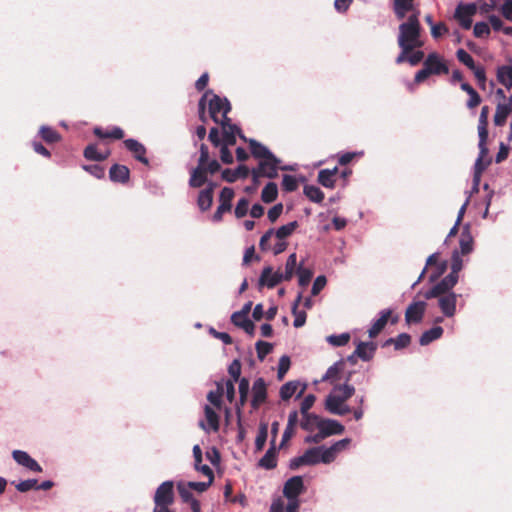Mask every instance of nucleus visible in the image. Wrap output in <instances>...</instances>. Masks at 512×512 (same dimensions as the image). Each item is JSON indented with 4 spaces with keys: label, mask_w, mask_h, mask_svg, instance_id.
Listing matches in <instances>:
<instances>
[{
    "label": "nucleus",
    "mask_w": 512,
    "mask_h": 512,
    "mask_svg": "<svg viewBox=\"0 0 512 512\" xmlns=\"http://www.w3.org/2000/svg\"><path fill=\"white\" fill-rule=\"evenodd\" d=\"M248 144L252 156L258 159L256 167L258 173L265 178L275 179L278 176L281 160L268 147L255 139H249Z\"/></svg>",
    "instance_id": "f257e3e1"
},
{
    "label": "nucleus",
    "mask_w": 512,
    "mask_h": 512,
    "mask_svg": "<svg viewBox=\"0 0 512 512\" xmlns=\"http://www.w3.org/2000/svg\"><path fill=\"white\" fill-rule=\"evenodd\" d=\"M419 14V11L411 13L407 20L399 25L397 36L398 46L420 49L424 45L421 39L422 28L419 21Z\"/></svg>",
    "instance_id": "f03ea898"
},
{
    "label": "nucleus",
    "mask_w": 512,
    "mask_h": 512,
    "mask_svg": "<svg viewBox=\"0 0 512 512\" xmlns=\"http://www.w3.org/2000/svg\"><path fill=\"white\" fill-rule=\"evenodd\" d=\"M208 94L212 95V97L209 100V113L212 120L216 123H220L221 120H219L218 114L221 113L222 119L230 121V118L228 117V113L231 110L230 102L227 100V98H221L218 95L213 94L211 91L206 92L199 100L200 119L202 121H205V101Z\"/></svg>",
    "instance_id": "7ed1b4c3"
},
{
    "label": "nucleus",
    "mask_w": 512,
    "mask_h": 512,
    "mask_svg": "<svg viewBox=\"0 0 512 512\" xmlns=\"http://www.w3.org/2000/svg\"><path fill=\"white\" fill-rule=\"evenodd\" d=\"M348 381V379L346 380ZM355 393V387L345 382L344 384L335 385L325 400V407H330L342 403L351 398Z\"/></svg>",
    "instance_id": "20e7f679"
},
{
    "label": "nucleus",
    "mask_w": 512,
    "mask_h": 512,
    "mask_svg": "<svg viewBox=\"0 0 512 512\" xmlns=\"http://www.w3.org/2000/svg\"><path fill=\"white\" fill-rule=\"evenodd\" d=\"M174 500V482L172 480L164 481L157 487L155 491L153 497L154 505L171 506L174 503Z\"/></svg>",
    "instance_id": "39448f33"
},
{
    "label": "nucleus",
    "mask_w": 512,
    "mask_h": 512,
    "mask_svg": "<svg viewBox=\"0 0 512 512\" xmlns=\"http://www.w3.org/2000/svg\"><path fill=\"white\" fill-rule=\"evenodd\" d=\"M477 6L475 3L458 4L455 10V18L463 29H470L472 26V16L476 13Z\"/></svg>",
    "instance_id": "423d86ee"
},
{
    "label": "nucleus",
    "mask_w": 512,
    "mask_h": 512,
    "mask_svg": "<svg viewBox=\"0 0 512 512\" xmlns=\"http://www.w3.org/2000/svg\"><path fill=\"white\" fill-rule=\"evenodd\" d=\"M423 66L427 68L431 75H441L449 72L448 66L443 61L442 57L436 52L428 54L423 62Z\"/></svg>",
    "instance_id": "0eeeda50"
},
{
    "label": "nucleus",
    "mask_w": 512,
    "mask_h": 512,
    "mask_svg": "<svg viewBox=\"0 0 512 512\" xmlns=\"http://www.w3.org/2000/svg\"><path fill=\"white\" fill-rule=\"evenodd\" d=\"M12 458L18 465L26 468L29 471L35 473H41L43 471L41 465L34 458H32L26 451L13 450Z\"/></svg>",
    "instance_id": "6e6552de"
},
{
    "label": "nucleus",
    "mask_w": 512,
    "mask_h": 512,
    "mask_svg": "<svg viewBox=\"0 0 512 512\" xmlns=\"http://www.w3.org/2000/svg\"><path fill=\"white\" fill-rule=\"evenodd\" d=\"M305 491L304 481L302 476H293L289 478L283 486V495L286 498H299Z\"/></svg>",
    "instance_id": "1a4fd4ad"
},
{
    "label": "nucleus",
    "mask_w": 512,
    "mask_h": 512,
    "mask_svg": "<svg viewBox=\"0 0 512 512\" xmlns=\"http://www.w3.org/2000/svg\"><path fill=\"white\" fill-rule=\"evenodd\" d=\"M425 301H413L406 309L405 320L408 324L420 323L424 317L426 310Z\"/></svg>",
    "instance_id": "9d476101"
},
{
    "label": "nucleus",
    "mask_w": 512,
    "mask_h": 512,
    "mask_svg": "<svg viewBox=\"0 0 512 512\" xmlns=\"http://www.w3.org/2000/svg\"><path fill=\"white\" fill-rule=\"evenodd\" d=\"M251 405L257 409L267 399V385L262 377L257 378L252 385Z\"/></svg>",
    "instance_id": "9b49d317"
},
{
    "label": "nucleus",
    "mask_w": 512,
    "mask_h": 512,
    "mask_svg": "<svg viewBox=\"0 0 512 512\" xmlns=\"http://www.w3.org/2000/svg\"><path fill=\"white\" fill-rule=\"evenodd\" d=\"M220 124L223 129V140L227 145H234L236 143V135H239V137L246 142L249 141V139L247 140L246 137L241 133L240 128L237 125L231 123V120L227 121L222 119Z\"/></svg>",
    "instance_id": "f8f14e48"
},
{
    "label": "nucleus",
    "mask_w": 512,
    "mask_h": 512,
    "mask_svg": "<svg viewBox=\"0 0 512 512\" xmlns=\"http://www.w3.org/2000/svg\"><path fill=\"white\" fill-rule=\"evenodd\" d=\"M283 280L284 278L282 276V273H280L279 271H273L271 266H266L263 268L261 275L259 277V286L274 288Z\"/></svg>",
    "instance_id": "ddd939ff"
},
{
    "label": "nucleus",
    "mask_w": 512,
    "mask_h": 512,
    "mask_svg": "<svg viewBox=\"0 0 512 512\" xmlns=\"http://www.w3.org/2000/svg\"><path fill=\"white\" fill-rule=\"evenodd\" d=\"M458 297L459 295L454 293L449 295H443L442 297L437 298L438 306L445 317L451 318L456 314V305Z\"/></svg>",
    "instance_id": "4468645a"
},
{
    "label": "nucleus",
    "mask_w": 512,
    "mask_h": 512,
    "mask_svg": "<svg viewBox=\"0 0 512 512\" xmlns=\"http://www.w3.org/2000/svg\"><path fill=\"white\" fill-rule=\"evenodd\" d=\"M318 430H320L326 438L331 435L342 434L345 430V427L337 420L321 418L318 425Z\"/></svg>",
    "instance_id": "2eb2a0df"
},
{
    "label": "nucleus",
    "mask_w": 512,
    "mask_h": 512,
    "mask_svg": "<svg viewBox=\"0 0 512 512\" xmlns=\"http://www.w3.org/2000/svg\"><path fill=\"white\" fill-rule=\"evenodd\" d=\"M124 145L131 153H133L134 157L140 161L141 163L148 165L149 160L145 156L146 154V148L142 143L135 139H126L124 141Z\"/></svg>",
    "instance_id": "dca6fc26"
},
{
    "label": "nucleus",
    "mask_w": 512,
    "mask_h": 512,
    "mask_svg": "<svg viewBox=\"0 0 512 512\" xmlns=\"http://www.w3.org/2000/svg\"><path fill=\"white\" fill-rule=\"evenodd\" d=\"M391 315V309H383L380 311L379 318L372 323L368 330L370 338H375L384 329Z\"/></svg>",
    "instance_id": "f3484780"
},
{
    "label": "nucleus",
    "mask_w": 512,
    "mask_h": 512,
    "mask_svg": "<svg viewBox=\"0 0 512 512\" xmlns=\"http://www.w3.org/2000/svg\"><path fill=\"white\" fill-rule=\"evenodd\" d=\"M393 11L398 20H403L408 12L414 13V0H393Z\"/></svg>",
    "instance_id": "a211bd4d"
},
{
    "label": "nucleus",
    "mask_w": 512,
    "mask_h": 512,
    "mask_svg": "<svg viewBox=\"0 0 512 512\" xmlns=\"http://www.w3.org/2000/svg\"><path fill=\"white\" fill-rule=\"evenodd\" d=\"M453 289L448 286V284L445 283L441 279L437 284L432 286L430 289H428L426 292H424L423 296L425 299H433V298H439L443 295H449L454 294Z\"/></svg>",
    "instance_id": "6ab92c4d"
},
{
    "label": "nucleus",
    "mask_w": 512,
    "mask_h": 512,
    "mask_svg": "<svg viewBox=\"0 0 512 512\" xmlns=\"http://www.w3.org/2000/svg\"><path fill=\"white\" fill-rule=\"evenodd\" d=\"M453 289L448 286V284L445 283L441 279L437 284L432 286L430 289H428L426 292H424L423 296L425 299H433V298H439L443 295H449L454 294Z\"/></svg>",
    "instance_id": "aec40b11"
},
{
    "label": "nucleus",
    "mask_w": 512,
    "mask_h": 512,
    "mask_svg": "<svg viewBox=\"0 0 512 512\" xmlns=\"http://www.w3.org/2000/svg\"><path fill=\"white\" fill-rule=\"evenodd\" d=\"M453 289L448 286V284L445 283L441 279L437 284L432 286L430 289H428L426 292H424L423 296L425 299H433V298H439L443 295H449L454 294Z\"/></svg>",
    "instance_id": "412c9836"
},
{
    "label": "nucleus",
    "mask_w": 512,
    "mask_h": 512,
    "mask_svg": "<svg viewBox=\"0 0 512 512\" xmlns=\"http://www.w3.org/2000/svg\"><path fill=\"white\" fill-rule=\"evenodd\" d=\"M250 173V170L247 166L245 165H239L236 169L232 170V169H225L222 171V174H221V177L223 180L229 182V183H233L235 182L237 179L239 178H242V179H245L248 177Z\"/></svg>",
    "instance_id": "4be33fe9"
},
{
    "label": "nucleus",
    "mask_w": 512,
    "mask_h": 512,
    "mask_svg": "<svg viewBox=\"0 0 512 512\" xmlns=\"http://www.w3.org/2000/svg\"><path fill=\"white\" fill-rule=\"evenodd\" d=\"M129 176L130 171L125 165L114 164L109 170V177L113 182L126 183Z\"/></svg>",
    "instance_id": "5701e85b"
},
{
    "label": "nucleus",
    "mask_w": 512,
    "mask_h": 512,
    "mask_svg": "<svg viewBox=\"0 0 512 512\" xmlns=\"http://www.w3.org/2000/svg\"><path fill=\"white\" fill-rule=\"evenodd\" d=\"M376 350V344L373 342H359L355 349V354L363 361H369L373 358Z\"/></svg>",
    "instance_id": "b1692460"
},
{
    "label": "nucleus",
    "mask_w": 512,
    "mask_h": 512,
    "mask_svg": "<svg viewBox=\"0 0 512 512\" xmlns=\"http://www.w3.org/2000/svg\"><path fill=\"white\" fill-rule=\"evenodd\" d=\"M459 245H460V252L461 254L465 255L473 250V237L470 232V228L468 225L463 227V230L460 235L459 239Z\"/></svg>",
    "instance_id": "393cba45"
},
{
    "label": "nucleus",
    "mask_w": 512,
    "mask_h": 512,
    "mask_svg": "<svg viewBox=\"0 0 512 512\" xmlns=\"http://www.w3.org/2000/svg\"><path fill=\"white\" fill-rule=\"evenodd\" d=\"M337 172V167H334L333 169L320 170L318 173V182L326 188H334L336 182L335 175Z\"/></svg>",
    "instance_id": "a878e982"
},
{
    "label": "nucleus",
    "mask_w": 512,
    "mask_h": 512,
    "mask_svg": "<svg viewBox=\"0 0 512 512\" xmlns=\"http://www.w3.org/2000/svg\"><path fill=\"white\" fill-rule=\"evenodd\" d=\"M497 80L505 88H512V66L502 65L497 69Z\"/></svg>",
    "instance_id": "bb28decb"
},
{
    "label": "nucleus",
    "mask_w": 512,
    "mask_h": 512,
    "mask_svg": "<svg viewBox=\"0 0 512 512\" xmlns=\"http://www.w3.org/2000/svg\"><path fill=\"white\" fill-rule=\"evenodd\" d=\"M344 368L343 361L335 362L332 366H330L326 373L322 376L321 382L329 381L331 383H334L335 381L340 380V373Z\"/></svg>",
    "instance_id": "cd10ccee"
},
{
    "label": "nucleus",
    "mask_w": 512,
    "mask_h": 512,
    "mask_svg": "<svg viewBox=\"0 0 512 512\" xmlns=\"http://www.w3.org/2000/svg\"><path fill=\"white\" fill-rule=\"evenodd\" d=\"M443 334V328L441 326H434L422 333L419 339V343L422 346L430 344L432 341L439 339Z\"/></svg>",
    "instance_id": "c85d7f7f"
},
{
    "label": "nucleus",
    "mask_w": 512,
    "mask_h": 512,
    "mask_svg": "<svg viewBox=\"0 0 512 512\" xmlns=\"http://www.w3.org/2000/svg\"><path fill=\"white\" fill-rule=\"evenodd\" d=\"M206 169L205 166H197L191 171L189 185L191 187H201L206 182Z\"/></svg>",
    "instance_id": "c756f323"
},
{
    "label": "nucleus",
    "mask_w": 512,
    "mask_h": 512,
    "mask_svg": "<svg viewBox=\"0 0 512 512\" xmlns=\"http://www.w3.org/2000/svg\"><path fill=\"white\" fill-rule=\"evenodd\" d=\"M321 417L314 413H306L302 414V420L300 422V425L302 429L306 431H313L315 428L318 429V425L320 422Z\"/></svg>",
    "instance_id": "7c9ffc66"
},
{
    "label": "nucleus",
    "mask_w": 512,
    "mask_h": 512,
    "mask_svg": "<svg viewBox=\"0 0 512 512\" xmlns=\"http://www.w3.org/2000/svg\"><path fill=\"white\" fill-rule=\"evenodd\" d=\"M277 465L276 449L274 446L270 447L264 456L259 460V466L265 469H273Z\"/></svg>",
    "instance_id": "2f4dec72"
},
{
    "label": "nucleus",
    "mask_w": 512,
    "mask_h": 512,
    "mask_svg": "<svg viewBox=\"0 0 512 512\" xmlns=\"http://www.w3.org/2000/svg\"><path fill=\"white\" fill-rule=\"evenodd\" d=\"M237 382L239 383V385H238L239 405L237 406V409L239 410L240 407H243L247 402L249 391H250V382L245 377L239 379Z\"/></svg>",
    "instance_id": "473e14b6"
},
{
    "label": "nucleus",
    "mask_w": 512,
    "mask_h": 512,
    "mask_svg": "<svg viewBox=\"0 0 512 512\" xmlns=\"http://www.w3.org/2000/svg\"><path fill=\"white\" fill-rule=\"evenodd\" d=\"M278 195V187L274 182H268L262 189L261 199L265 203L273 202Z\"/></svg>",
    "instance_id": "72a5a7b5"
},
{
    "label": "nucleus",
    "mask_w": 512,
    "mask_h": 512,
    "mask_svg": "<svg viewBox=\"0 0 512 512\" xmlns=\"http://www.w3.org/2000/svg\"><path fill=\"white\" fill-rule=\"evenodd\" d=\"M213 202L212 188H207L200 191L197 204L202 211L208 210Z\"/></svg>",
    "instance_id": "f704fd0d"
},
{
    "label": "nucleus",
    "mask_w": 512,
    "mask_h": 512,
    "mask_svg": "<svg viewBox=\"0 0 512 512\" xmlns=\"http://www.w3.org/2000/svg\"><path fill=\"white\" fill-rule=\"evenodd\" d=\"M510 107H506L501 102L496 106V112L494 115V124L496 126H503L506 123L507 117L511 113Z\"/></svg>",
    "instance_id": "c9c22d12"
},
{
    "label": "nucleus",
    "mask_w": 512,
    "mask_h": 512,
    "mask_svg": "<svg viewBox=\"0 0 512 512\" xmlns=\"http://www.w3.org/2000/svg\"><path fill=\"white\" fill-rule=\"evenodd\" d=\"M109 155V152L101 153L97 149L96 144L88 145L84 150V157L91 161H103Z\"/></svg>",
    "instance_id": "e433bc0d"
},
{
    "label": "nucleus",
    "mask_w": 512,
    "mask_h": 512,
    "mask_svg": "<svg viewBox=\"0 0 512 512\" xmlns=\"http://www.w3.org/2000/svg\"><path fill=\"white\" fill-rule=\"evenodd\" d=\"M303 192L305 196L314 203H321L324 199V193L317 186L305 185Z\"/></svg>",
    "instance_id": "4c0bfd02"
},
{
    "label": "nucleus",
    "mask_w": 512,
    "mask_h": 512,
    "mask_svg": "<svg viewBox=\"0 0 512 512\" xmlns=\"http://www.w3.org/2000/svg\"><path fill=\"white\" fill-rule=\"evenodd\" d=\"M297 227H298V222L292 221L285 225H282L276 231L274 230V233L278 240H285L287 237H289L294 232V230Z\"/></svg>",
    "instance_id": "58836bf2"
},
{
    "label": "nucleus",
    "mask_w": 512,
    "mask_h": 512,
    "mask_svg": "<svg viewBox=\"0 0 512 512\" xmlns=\"http://www.w3.org/2000/svg\"><path fill=\"white\" fill-rule=\"evenodd\" d=\"M39 134L41 138L47 143H55L61 138L56 130L46 125L40 127Z\"/></svg>",
    "instance_id": "ea45409f"
},
{
    "label": "nucleus",
    "mask_w": 512,
    "mask_h": 512,
    "mask_svg": "<svg viewBox=\"0 0 512 512\" xmlns=\"http://www.w3.org/2000/svg\"><path fill=\"white\" fill-rule=\"evenodd\" d=\"M298 386V381H289L283 384L279 392L281 399L284 401L289 400L296 393Z\"/></svg>",
    "instance_id": "a19ab883"
},
{
    "label": "nucleus",
    "mask_w": 512,
    "mask_h": 512,
    "mask_svg": "<svg viewBox=\"0 0 512 512\" xmlns=\"http://www.w3.org/2000/svg\"><path fill=\"white\" fill-rule=\"evenodd\" d=\"M268 436V425L266 423H261L258 429V433L255 439V450L261 451L266 443Z\"/></svg>",
    "instance_id": "79ce46f5"
},
{
    "label": "nucleus",
    "mask_w": 512,
    "mask_h": 512,
    "mask_svg": "<svg viewBox=\"0 0 512 512\" xmlns=\"http://www.w3.org/2000/svg\"><path fill=\"white\" fill-rule=\"evenodd\" d=\"M231 322L237 326L242 328L247 334L250 336L254 335L255 332V325L254 323L248 318V316H243V318L239 319H231Z\"/></svg>",
    "instance_id": "37998d69"
},
{
    "label": "nucleus",
    "mask_w": 512,
    "mask_h": 512,
    "mask_svg": "<svg viewBox=\"0 0 512 512\" xmlns=\"http://www.w3.org/2000/svg\"><path fill=\"white\" fill-rule=\"evenodd\" d=\"M296 265H297V256L295 253H292L287 258L286 264H285V272L282 273V276L285 281H289L292 279L294 272H295Z\"/></svg>",
    "instance_id": "c03bdc74"
},
{
    "label": "nucleus",
    "mask_w": 512,
    "mask_h": 512,
    "mask_svg": "<svg viewBox=\"0 0 512 512\" xmlns=\"http://www.w3.org/2000/svg\"><path fill=\"white\" fill-rule=\"evenodd\" d=\"M411 342V336L407 333H401L399 334L395 339L390 338L386 341L385 345H388L390 343L394 344V348L396 350L403 349L407 347Z\"/></svg>",
    "instance_id": "a18cd8bd"
},
{
    "label": "nucleus",
    "mask_w": 512,
    "mask_h": 512,
    "mask_svg": "<svg viewBox=\"0 0 512 512\" xmlns=\"http://www.w3.org/2000/svg\"><path fill=\"white\" fill-rule=\"evenodd\" d=\"M204 412L209 427L212 430L217 431L219 428V417L217 413L209 405H205Z\"/></svg>",
    "instance_id": "49530a36"
},
{
    "label": "nucleus",
    "mask_w": 512,
    "mask_h": 512,
    "mask_svg": "<svg viewBox=\"0 0 512 512\" xmlns=\"http://www.w3.org/2000/svg\"><path fill=\"white\" fill-rule=\"evenodd\" d=\"M350 340V334L349 333H341L339 335H329L326 338V341L334 346V347H342L345 346Z\"/></svg>",
    "instance_id": "de8ad7c7"
},
{
    "label": "nucleus",
    "mask_w": 512,
    "mask_h": 512,
    "mask_svg": "<svg viewBox=\"0 0 512 512\" xmlns=\"http://www.w3.org/2000/svg\"><path fill=\"white\" fill-rule=\"evenodd\" d=\"M319 447H320L319 463L329 464L335 460L337 454L331 446L330 447L319 446Z\"/></svg>",
    "instance_id": "09e8293b"
},
{
    "label": "nucleus",
    "mask_w": 512,
    "mask_h": 512,
    "mask_svg": "<svg viewBox=\"0 0 512 512\" xmlns=\"http://www.w3.org/2000/svg\"><path fill=\"white\" fill-rule=\"evenodd\" d=\"M257 357L260 361H263L265 357L270 354L273 350V345L269 342L259 340L255 344Z\"/></svg>",
    "instance_id": "8fccbe9b"
},
{
    "label": "nucleus",
    "mask_w": 512,
    "mask_h": 512,
    "mask_svg": "<svg viewBox=\"0 0 512 512\" xmlns=\"http://www.w3.org/2000/svg\"><path fill=\"white\" fill-rule=\"evenodd\" d=\"M489 114L488 106H483L479 116L478 135H488L487 119Z\"/></svg>",
    "instance_id": "3c124183"
},
{
    "label": "nucleus",
    "mask_w": 512,
    "mask_h": 512,
    "mask_svg": "<svg viewBox=\"0 0 512 512\" xmlns=\"http://www.w3.org/2000/svg\"><path fill=\"white\" fill-rule=\"evenodd\" d=\"M491 29L488 23L484 21L476 22L473 27V34L477 38H484L490 35Z\"/></svg>",
    "instance_id": "603ef678"
},
{
    "label": "nucleus",
    "mask_w": 512,
    "mask_h": 512,
    "mask_svg": "<svg viewBox=\"0 0 512 512\" xmlns=\"http://www.w3.org/2000/svg\"><path fill=\"white\" fill-rule=\"evenodd\" d=\"M223 393V385L217 383V389L215 391H210L207 395V399L212 405L219 408L221 405V397Z\"/></svg>",
    "instance_id": "864d4df0"
},
{
    "label": "nucleus",
    "mask_w": 512,
    "mask_h": 512,
    "mask_svg": "<svg viewBox=\"0 0 512 512\" xmlns=\"http://www.w3.org/2000/svg\"><path fill=\"white\" fill-rule=\"evenodd\" d=\"M457 59L464 64L466 67H468L470 70L474 69L476 64L474 62L473 57L464 49L460 48L456 52Z\"/></svg>",
    "instance_id": "5fc2aeb1"
},
{
    "label": "nucleus",
    "mask_w": 512,
    "mask_h": 512,
    "mask_svg": "<svg viewBox=\"0 0 512 512\" xmlns=\"http://www.w3.org/2000/svg\"><path fill=\"white\" fill-rule=\"evenodd\" d=\"M282 188L286 192H293L298 188V181L295 176L285 174L282 178Z\"/></svg>",
    "instance_id": "6e6d98bb"
},
{
    "label": "nucleus",
    "mask_w": 512,
    "mask_h": 512,
    "mask_svg": "<svg viewBox=\"0 0 512 512\" xmlns=\"http://www.w3.org/2000/svg\"><path fill=\"white\" fill-rule=\"evenodd\" d=\"M319 449H320V447L317 446V447L309 448L304 452V456H305L307 465H315V464L319 463V458H320Z\"/></svg>",
    "instance_id": "4d7b16f0"
},
{
    "label": "nucleus",
    "mask_w": 512,
    "mask_h": 512,
    "mask_svg": "<svg viewBox=\"0 0 512 512\" xmlns=\"http://www.w3.org/2000/svg\"><path fill=\"white\" fill-rule=\"evenodd\" d=\"M290 364H291V361L287 355H283L279 359L278 371H277V378L279 380H282L284 378L285 374L288 372V370L290 368Z\"/></svg>",
    "instance_id": "13d9d810"
},
{
    "label": "nucleus",
    "mask_w": 512,
    "mask_h": 512,
    "mask_svg": "<svg viewBox=\"0 0 512 512\" xmlns=\"http://www.w3.org/2000/svg\"><path fill=\"white\" fill-rule=\"evenodd\" d=\"M325 409L330 412L331 414L338 415V416H344L352 411L349 405L346 403L325 407Z\"/></svg>",
    "instance_id": "bf43d9fd"
},
{
    "label": "nucleus",
    "mask_w": 512,
    "mask_h": 512,
    "mask_svg": "<svg viewBox=\"0 0 512 512\" xmlns=\"http://www.w3.org/2000/svg\"><path fill=\"white\" fill-rule=\"evenodd\" d=\"M463 266L462 259L458 250H454L451 257V273L459 275Z\"/></svg>",
    "instance_id": "052dcab7"
},
{
    "label": "nucleus",
    "mask_w": 512,
    "mask_h": 512,
    "mask_svg": "<svg viewBox=\"0 0 512 512\" xmlns=\"http://www.w3.org/2000/svg\"><path fill=\"white\" fill-rule=\"evenodd\" d=\"M37 483L38 481L36 479H27L15 484V488L17 489V491L25 493L31 489H36Z\"/></svg>",
    "instance_id": "680f3d73"
},
{
    "label": "nucleus",
    "mask_w": 512,
    "mask_h": 512,
    "mask_svg": "<svg viewBox=\"0 0 512 512\" xmlns=\"http://www.w3.org/2000/svg\"><path fill=\"white\" fill-rule=\"evenodd\" d=\"M298 283L300 286L304 287L309 284L312 278V272L309 269L299 267L298 271Z\"/></svg>",
    "instance_id": "e2e57ef3"
},
{
    "label": "nucleus",
    "mask_w": 512,
    "mask_h": 512,
    "mask_svg": "<svg viewBox=\"0 0 512 512\" xmlns=\"http://www.w3.org/2000/svg\"><path fill=\"white\" fill-rule=\"evenodd\" d=\"M228 372L230 376L232 377V381L237 382L241 376V363L239 360L235 359L232 361V363L228 367Z\"/></svg>",
    "instance_id": "0e129e2a"
},
{
    "label": "nucleus",
    "mask_w": 512,
    "mask_h": 512,
    "mask_svg": "<svg viewBox=\"0 0 512 512\" xmlns=\"http://www.w3.org/2000/svg\"><path fill=\"white\" fill-rule=\"evenodd\" d=\"M496 8V0H479L478 1V9L480 14L486 15L489 14Z\"/></svg>",
    "instance_id": "69168bd1"
},
{
    "label": "nucleus",
    "mask_w": 512,
    "mask_h": 512,
    "mask_svg": "<svg viewBox=\"0 0 512 512\" xmlns=\"http://www.w3.org/2000/svg\"><path fill=\"white\" fill-rule=\"evenodd\" d=\"M83 169L97 179H101L105 175V169L98 164L84 165Z\"/></svg>",
    "instance_id": "338daca9"
},
{
    "label": "nucleus",
    "mask_w": 512,
    "mask_h": 512,
    "mask_svg": "<svg viewBox=\"0 0 512 512\" xmlns=\"http://www.w3.org/2000/svg\"><path fill=\"white\" fill-rule=\"evenodd\" d=\"M499 11L506 20L512 22V0H503Z\"/></svg>",
    "instance_id": "774afa93"
}]
</instances>
